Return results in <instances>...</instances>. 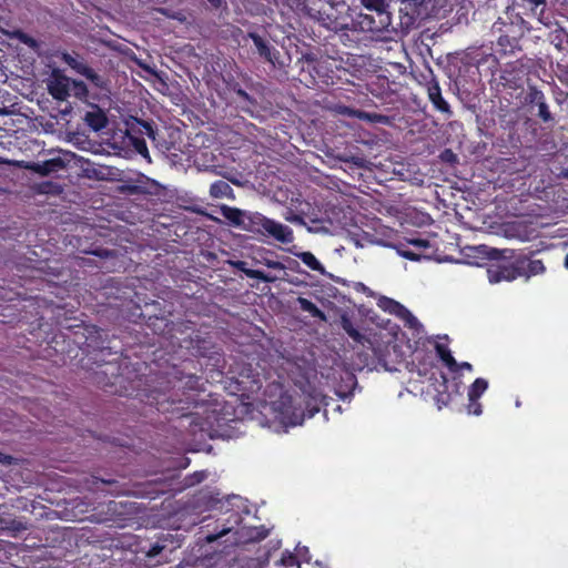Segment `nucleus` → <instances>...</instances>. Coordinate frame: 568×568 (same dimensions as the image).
Here are the masks:
<instances>
[{
    "label": "nucleus",
    "mask_w": 568,
    "mask_h": 568,
    "mask_svg": "<svg viewBox=\"0 0 568 568\" xmlns=\"http://www.w3.org/2000/svg\"><path fill=\"white\" fill-rule=\"evenodd\" d=\"M214 7H220L222 3V0H207Z\"/></svg>",
    "instance_id": "obj_56"
},
{
    "label": "nucleus",
    "mask_w": 568,
    "mask_h": 568,
    "mask_svg": "<svg viewBox=\"0 0 568 568\" xmlns=\"http://www.w3.org/2000/svg\"><path fill=\"white\" fill-rule=\"evenodd\" d=\"M70 85V78L61 73L59 70H53L48 82V92L54 100L65 101L71 95Z\"/></svg>",
    "instance_id": "obj_7"
},
{
    "label": "nucleus",
    "mask_w": 568,
    "mask_h": 568,
    "mask_svg": "<svg viewBox=\"0 0 568 568\" xmlns=\"http://www.w3.org/2000/svg\"><path fill=\"white\" fill-rule=\"evenodd\" d=\"M445 397H446V398H438V402H439V400H442V402H443V404H447V402H448V399H449V395H448V394H446V395H445Z\"/></svg>",
    "instance_id": "obj_60"
},
{
    "label": "nucleus",
    "mask_w": 568,
    "mask_h": 568,
    "mask_svg": "<svg viewBox=\"0 0 568 568\" xmlns=\"http://www.w3.org/2000/svg\"><path fill=\"white\" fill-rule=\"evenodd\" d=\"M399 254H400L403 257H405V258H407V260H409V261H418V260H419V255H418V254H416V253H415V252H413V251L402 250V251L399 252Z\"/></svg>",
    "instance_id": "obj_49"
},
{
    "label": "nucleus",
    "mask_w": 568,
    "mask_h": 568,
    "mask_svg": "<svg viewBox=\"0 0 568 568\" xmlns=\"http://www.w3.org/2000/svg\"><path fill=\"white\" fill-rule=\"evenodd\" d=\"M155 126L153 122L141 120L136 116H130L125 121V132L123 138H144L152 141L155 139Z\"/></svg>",
    "instance_id": "obj_8"
},
{
    "label": "nucleus",
    "mask_w": 568,
    "mask_h": 568,
    "mask_svg": "<svg viewBox=\"0 0 568 568\" xmlns=\"http://www.w3.org/2000/svg\"><path fill=\"white\" fill-rule=\"evenodd\" d=\"M562 175H564L565 178H568V168L562 172Z\"/></svg>",
    "instance_id": "obj_63"
},
{
    "label": "nucleus",
    "mask_w": 568,
    "mask_h": 568,
    "mask_svg": "<svg viewBox=\"0 0 568 568\" xmlns=\"http://www.w3.org/2000/svg\"><path fill=\"white\" fill-rule=\"evenodd\" d=\"M230 264L234 268L243 272L247 277L253 278V280H258L264 283H273L277 280L276 276L270 275L263 271L247 268L246 267L247 264L244 261H231Z\"/></svg>",
    "instance_id": "obj_19"
},
{
    "label": "nucleus",
    "mask_w": 568,
    "mask_h": 568,
    "mask_svg": "<svg viewBox=\"0 0 568 568\" xmlns=\"http://www.w3.org/2000/svg\"><path fill=\"white\" fill-rule=\"evenodd\" d=\"M436 353L438 357L445 363V365L449 368L450 372L457 373L458 372V363L452 355L449 348L440 343H437L435 345Z\"/></svg>",
    "instance_id": "obj_26"
},
{
    "label": "nucleus",
    "mask_w": 568,
    "mask_h": 568,
    "mask_svg": "<svg viewBox=\"0 0 568 568\" xmlns=\"http://www.w3.org/2000/svg\"><path fill=\"white\" fill-rule=\"evenodd\" d=\"M173 539V536L171 534L162 535L159 537V541L151 545L150 549L146 551V557L154 558L162 552V550L165 548V545L161 544L160 541H168Z\"/></svg>",
    "instance_id": "obj_36"
},
{
    "label": "nucleus",
    "mask_w": 568,
    "mask_h": 568,
    "mask_svg": "<svg viewBox=\"0 0 568 568\" xmlns=\"http://www.w3.org/2000/svg\"><path fill=\"white\" fill-rule=\"evenodd\" d=\"M90 106L91 110L88 111L83 118L85 124L94 132L105 129L109 122L106 112L98 104H90Z\"/></svg>",
    "instance_id": "obj_13"
},
{
    "label": "nucleus",
    "mask_w": 568,
    "mask_h": 568,
    "mask_svg": "<svg viewBox=\"0 0 568 568\" xmlns=\"http://www.w3.org/2000/svg\"><path fill=\"white\" fill-rule=\"evenodd\" d=\"M65 168V163L61 158H53L43 162L33 163L31 170L42 176L57 173Z\"/></svg>",
    "instance_id": "obj_18"
},
{
    "label": "nucleus",
    "mask_w": 568,
    "mask_h": 568,
    "mask_svg": "<svg viewBox=\"0 0 568 568\" xmlns=\"http://www.w3.org/2000/svg\"><path fill=\"white\" fill-rule=\"evenodd\" d=\"M295 256L297 258H300L312 271H316L322 275H324L326 273L323 264L316 258V256L312 252H310V251L298 252V253H295Z\"/></svg>",
    "instance_id": "obj_27"
},
{
    "label": "nucleus",
    "mask_w": 568,
    "mask_h": 568,
    "mask_svg": "<svg viewBox=\"0 0 568 568\" xmlns=\"http://www.w3.org/2000/svg\"><path fill=\"white\" fill-rule=\"evenodd\" d=\"M244 210L229 206V205H222L221 206V214L222 216L229 221V223L235 227L242 229L244 224V216H245Z\"/></svg>",
    "instance_id": "obj_22"
},
{
    "label": "nucleus",
    "mask_w": 568,
    "mask_h": 568,
    "mask_svg": "<svg viewBox=\"0 0 568 568\" xmlns=\"http://www.w3.org/2000/svg\"><path fill=\"white\" fill-rule=\"evenodd\" d=\"M168 491V488H166V484L164 481H155L153 484V488L151 490L148 491V494H153V495H163Z\"/></svg>",
    "instance_id": "obj_43"
},
{
    "label": "nucleus",
    "mask_w": 568,
    "mask_h": 568,
    "mask_svg": "<svg viewBox=\"0 0 568 568\" xmlns=\"http://www.w3.org/2000/svg\"><path fill=\"white\" fill-rule=\"evenodd\" d=\"M17 38L24 44L29 45L30 48H34L37 47V41L36 39H33L32 37H30L29 34L22 32V31H18L17 33Z\"/></svg>",
    "instance_id": "obj_42"
},
{
    "label": "nucleus",
    "mask_w": 568,
    "mask_h": 568,
    "mask_svg": "<svg viewBox=\"0 0 568 568\" xmlns=\"http://www.w3.org/2000/svg\"><path fill=\"white\" fill-rule=\"evenodd\" d=\"M265 222L263 236L272 237L282 244H290L294 241V233L290 226L270 217Z\"/></svg>",
    "instance_id": "obj_9"
},
{
    "label": "nucleus",
    "mask_w": 568,
    "mask_h": 568,
    "mask_svg": "<svg viewBox=\"0 0 568 568\" xmlns=\"http://www.w3.org/2000/svg\"><path fill=\"white\" fill-rule=\"evenodd\" d=\"M235 93L241 100L253 103L252 97L244 89L239 88L235 90Z\"/></svg>",
    "instance_id": "obj_48"
},
{
    "label": "nucleus",
    "mask_w": 568,
    "mask_h": 568,
    "mask_svg": "<svg viewBox=\"0 0 568 568\" xmlns=\"http://www.w3.org/2000/svg\"><path fill=\"white\" fill-rule=\"evenodd\" d=\"M219 501H220V499L217 497H214V496L211 495L209 500L206 501V505L207 506H214Z\"/></svg>",
    "instance_id": "obj_55"
},
{
    "label": "nucleus",
    "mask_w": 568,
    "mask_h": 568,
    "mask_svg": "<svg viewBox=\"0 0 568 568\" xmlns=\"http://www.w3.org/2000/svg\"><path fill=\"white\" fill-rule=\"evenodd\" d=\"M467 412L470 415L479 416L483 413V406L479 399L468 398Z\"/></svg>",
    "instance_id": "obj_41"
},
{
    "label": "nucleus",
    "mask_w": 568,
    "mask_h": 568,
    "mask_svg": "<svg viewBox=\"0 0 568 568\" xmlns=\"http://www.w3.org/2000/svg\"><path fill=\"white\" fill-rule=\"evenodd\" d=\"M94 479H95V481L100 480L102 484L114 486V489H112L110 491V493H112L114 495H125V494H128V489H125L124 487H119L118 486V481L114 480V479H104V478H98V477H94Z\"/></svg>",
    "instance_id": "obj_40"
},
{
    "label": "nucleus",
    "mask_w": 568,
    "mask_h": 568,
    "mask_svg": "<svg viewBox=\"0 0 568 568\" xmlns=\"http://www.w3.org/2000/svg\"><path fill=\"white\" fill-rule=\"evenodd\" d=\"M206 477H207V473L205 470L194 471L193 474L187 475L185 477L184 484L186 487H191V486L202 483L203 480L206 479Z\"/></svg>",
    "instance_id": "obj_38"
},
{
    "label": "nucleus",
    "mask_w": 568,
    "mask_h": 568,
    "mask_svg": "<svg viewBox=\"0 0 568 568\" xmlns=\"http://www.w3.org/2000/svg\"><path fill=\"white\" fill-rule=\"evenodd\" d=\"M442 378H443L442 386H443L444 388H446V387H447V377L445 376V374H442Z\"/></svg>",
    "instance_id": "obj_57"
},
{
    "label": "nucleus",
    "mask_w": 568,
    "mask_h": 568,
    "mask_svg": "<svg viewBox=\"0 0 568 568\" xmlns=\"http://www.w3.org/2000/svg\"><path fill=\"white\" fill-rule=\"evenodd\" d=\"M206 351H207V347H205V346H200V345H199V346L196 347V353H197V355H200V356H205V355H206Z\"/></svg>",
    "instance_id": "obj_53"
},
{
    "label": "nucleus",
    "mask_w": 568,
    "mask_h": 568,
    "mask_svg": "<svg viewBox=\"0 0 568 568\" xmlns=\"http://www.w3.org/2000/svg\"><path fill=\"white\" fill-rule=\"evenodd\" d=\"M413 12H418V9L426 2V0H402Z\"/></svg>",
    "instance_id": "obj_45"
},
{
    "label": "nucleus",
    "mask_w": 568,
    "mask_h": 568,
    "mask_svg": "<svg viewBox=\"0 0 568 568\" xmlns=\"http://www.w3.org/2000/svg\"><path fill=\"white\" fill-rule=\"evenodd\" d=\"M285 221L293 223L295 225L305 226L310 232H314L317 230V227L308 226L305 216L301 213H296L293 210H288L284 214Z\"/></svg>",
    "instance_id": "obj_34"
},
{
    "label": "nucleus",
    "mask_w": 568,
    "mask_h": 568,
    "mask_svg": "<svg viewBox=\"0 0 568 568\" xmlns=\"http://www.w3.org/2000/svg\"><path fill=\"white\" fill-rule=\"evenodd\" d=\"M153 144L162 153L169 156L176 158L179 152H182V133L179 129H165L164 132H159L155 129V139H152Z\"/></svg>",
    "instance_id": "obj_5"
},
{
    "label": "nucleus",
    "mask_w": 568,
    "mask_h": 568,
    "mask_svg": "<svg viewBox=\"0 0 568 568\" xmlns=\"http://www.w3.org/2000/svg\"><path fill=\"white\" fill-rule=\"evenodd\" d=\"M11 459H12L11 456L0 453V463L9 464Z\"/></svg>",
    "instance_id": "obj_54"
},
{
    "label": "nucleus",
    "mask_w": 568,
    "mask_h": 568,
    "mask_svg": "<svg viewBox=\"0 0 568 568\" xmlns=\"http://www.w3.org/2000/svg\"><path fill=\"white\" fill-rule=\"evenodd\" d=\"M487 274L490 283H499L501 281L510 282L519 276L516 262L511 265H497L495 267H489L487 270Z\"/></svg>",
    "instance_id": "obj_12"
},
{
    "label": "nucleus",
    "mask_w": 568,
    "mask_h": 568,
    "mask_svg": "<svg viewBox=\"0 0 568 568\" xmlns=\"http://www.w3.org/2000/svg\"><path fill=\"white\" fill-rule=\"evenodd\" d=\"M310 221L313 224H320L321 223V220H318V219H311Z\"/></svg>",
    "instance_id": "obj_61"
},
{
    "label": "nucleus",
    "mask_w": 568,
    "mask_h": 568,
    "mask_svg": "<svg viewBox=\"0 0 568 568\" xmlns=\"http://www.w3.org/2000/svg\"><path fill=\"white\" fill-rule=\"evenodd\" d=\"M104 347L101 348V362L97 366V371L93 373V381L94 383L103 388L105 392L110 393H118V386L122 387L124 377L121 373V364L119 363V357L115 356L114 358L110 361L104 359ZM118 353H113V355H116Z\"/></svg>",
    "instance_id": "obj_3"
},
{
    "label": "nucleus",
    "mask_w": 568,
    "mask_h": 568,
    "mask_svg": "<svg viewBox=\"0 0 568 568\" xmlns=\"http://www.w3.org/2000/svg\"><path fill=\"white\" fill-rule=\"evenodd\" d=\"M71 94L80 101H87L89 90L87 84L81 80H71Z\"/></svg>",
    "instance_id": "obj_33"
},
{
    "label": "nucleus",
    "mask_w": 568,
    "mask_h": 568,
    "mask_svg": "<svg viewBox=\"0 0 568 568\" xmlns=\"http://www.w3.org/2000/svg\"><path fill=\"white\" fill-rule=\"evenodd\" d=\"M276 564L280 566H283L285 568H293V567L300 568V562H298L297 557L293 552H290L287 550L282 554L280 560Z\"/></svg>",
    "instance_id": "obj_37"
},
{
    "label": "nucleus",
    "mask_w": 568,
    "mask_h": 568,
    "mask_svg": "<svg viewBox=\"0 0 568 568\" xmlns=\"http://www.w3.org/2000/svg\"><path fill=\"white\" fill-rule=\"evenodd\" d=\"M342 328L346 332V334L355 342L361 343L364 338L363 334L354 326L351 318L347 316H342L341 320Z\"/></svg>",
    "instance_id": "obj_32"
},
{
    "label": "nucleus",
    "mask_w": 568,
    "mask_h": 568,
    "mask_svg": "<svg viewBox=\"0 0 568 568\" xmlns=\"http://www.w3.org/2000/svg\"><path fill=\"white\" fill-rule=\"evenodd\" d=\"M362 3L366 9L375 10L379 16H383L385 0H362Z\"/></svg>",
    "instance_id": "obj_39"
},
{
    "label": "nucleus",
    "mask_w": 568,
    "mask_h": 568,
    "mask_svg": "<svg viewBox=\"0 0 568 568\" xmlns=\"http://www.w3.org/2000/svg\"><path fill=\"white\" fill-rule=\"evenodd\" d=\"M264 265L272 270H278V271L285 270V265L282 262L275 261V260H265Z\"/></svg>",
    "instance_id": "obj_47"
},
{
    "label": "nucleus",
    "mask_w": 568,
    "mask_h": 568,
    "mask_svg": "<svg viewBox=\"0 0 568 568\" xmlns=\"http://www.w3.org/2000/svg\"><path fill=\"white\" fill-rule=\"evenodd\" d=\"M526 101L532 110L537 109L535 115L538 116L545 124L554 123L555 118L549 110L546 95L541 90L537 89L536 87H530L526 95Z\"/></svg>",
    "instance_id": "obj_6"
},
{
    "label": "nucleus",
    "mask_w": 568,
    "mask_h": 568,
    "mask_svg": "<svg viewBox=\"0 0 568 568\" xmlns=\"http://www.w3.org/2000/svg\"><path fill=\"white\" fill-rule=\"evenodd\" d=\"M379 305L388 313L406 320L410 326L417 322L416 317L404 305L395 300L385 297L383 301H381Z\"/></svg>",
    "instance_id": "obj_17"
},
{
    "label": "nucleus",
    "mask_w": 568,
    "mask_h": 568,
    "mask_svg": "<svg viewBox=\"0 0 568 568\" xmlns=\"http://www.w3.org/2000/svg\"><path fill=\"white\" fill-rule=\"evenodd\" d=\"M308 68L312 69L314 74H312L315 82L328 83V80L332 79L329 72L333 70L328 67V59H307Z\"/></svg>",
    "instance_id": "obj_16"
},
{
    "label": "nucleus",
    "mask_w": 568,
    "mask_h": 568,
    "mask_svg": "<svg viewBox=\"0 0 568 568\" xmlns=\"http://www.w3.org/2000/svg\"><path fill=\"white\" fill-rule=\"evenodd\" d=\"M565 267L568 270V254L565 257Z\"/></svg>",
    "instance_id": "obj_62"
},
{
    "label": "nucleus",
    "mask_w": 568,
    "mask_h": 568,
    "mask_svg": "<svg viewBox=\"0 0 568 568\" xmlns=\"http://www.w3.org/2000/svg\"><path fill=\"white\" fill-rule=\"evenodd\" d=\"M343 114L356 116L359 120H365L372 123H381L388 124L389 118L384 114L375 113V112H366L362 110H353L348 106H344L342 110Z\"/></svg>",
    "instance_id": "obj_20"
},
{
    "label": "nucleus",
    "mask_w": 568,
    "mask_h": 568,
    "mask_svg": "<svg viewBox=\"0 0 568 568\" xmlns=\"http://www.w3.org/2000/svg\"><path fill=\"white\" fill-rule=\"evenodd\" d=\"M296 304H298L301 311L308 313L312 317L318 318L323 322L327 321L326 314L310 300L298 296L296 298Z\"/></svg>",
    "instance_id": "obj_23"
},
{
    "label": "nucleus",
    "mask_w": 568,
    "mask_h": 568,
    "mask_svg": "<svg viewBox=\"0 0 568 568\" xmlns=\"http://www.w3.org/2000/svg\"><path fill=\"white\" fill-rule=\"evenodd\" d=\"M440 159L444 161V162H447V163H450V164H454L457 162V155L449 149H446L442 152L440 154Z\"/></svg>",
    "instance_id": "obj_44"
},
{
    "label": "nucleus",
    "mask_w": 568,
    "mask_h": 568,
    "mask_svg": "<svg viewBox=\"0 0 568 568\" xmlns=\"http://www.w3.org/2000/svg\"><path fill=\"white\" fill-rule=\"evenodd\" d=\"M494 28L501 32L497 44L504 52L513 51L517 47L518 40L525 34L526 31L530 30L528 23L519 14H516L515 20H511L509 26L501 18H499L494 23Z\"/></svg>",
    "instance_id": "obj_4"
},
{
    "label": "nucleus",
    "mask_w": 568,
    "mask_h": 568,
    "mask_svg": "<svg viewBox=\"0 0 568 568\" xmlns=\"http://www.w3.org/2000/svg\"><path fill=\"white\" fill-rule=\"evenodd\" d=\"M521 7L532 17H541L546 7L545 0H521Z\"/></svg>",
    "instance_id": "obj_31"
},
{
    "label": "nucleus",
    "mask_w": 568,
    "mask_h": 568,
    "mask_svg": "<svg viewBox=\"0 0 568 568\" xmlns=\"http://www.w3.org/2000/svg\"><path fill=\"white\" fill-rule=\"evenodd\" d=\"M519 276H535L542 274L546 267L541 260H532L528 256H518L515 260Z\"/></svg>",
    "instance_id": "obj_11"
},
{
    "label": "nucleus",
    "mask_w": 568,
    "mask_h": 568,
    "mask_svg": "<svg viewBox=\"0 0 568 568\" xmlns=\"http://www.w3.org/2000/svg\"><path fill=\"white\" fill-rule=\"evenodd\" d=\"M84 78L87 80H89L91 82L92 85H94L95 88L100 89V90H108V87H109V80L97 73L93 69H91L85 75Z\"/></svg>",
    "instance_id": "obj_35"
},
{
    "label": "nucleus",
    "mask_w": 568,
    "mask_h": 568,
    "mask_svg": "<svg viewBox=\"0 0 568 568\" xmlns=\"http://www.w3.org/2000/svg\"><path fill=\"white\" fill-rule=\"evenodd\" d=\"M232 192L230 184L222 180L213 182L210 186V195L214 199L229 197Z\"/></svg>",
    "instance_id": "obj_28"
},
{
    "label": "nucleus",
    "mask_w": 568,
    "mask_h": 568,
    "mask_svg": "<svg viewBox=\"0 0 568 568\" xmlns=\"http://www.w3.org/2000/svg\"><path fill=\"white\" fill-rule=\"evenodd\" d=\"M501 79L508 81V78H506L505 75H501Z\"/></svg>",
    "instance_id": "obj_64"
},
{
    "label": "nucleus",
    "mask_w": 568,
    "mask_h": 568,
    "mask_svg": "<svg viewBox=\"0 0 568 568\" xmlns=\"http://www.w3.org/2000/svg\"><path fill=\"white\" fill-rule=\"evenodd\" d=\"M408 243L418 247V248H427L430 246L429 244V241L426 240V239H420V237H414V239H409L408 240Z\"/></svg>",
    "instance_id": "obj_46"
},
{
    "label": "nucleus",
    "mask_w": 568,
    "mask_h": 568,
    "mask_svg": "<svg viewBox=\"0 0 568 568\" xmlns=\"http://www.w3.org/2000/svg\"><path fill=\"white\" fill-rule=\"evenodd\" d=\"M320 412V406L317 403H313V400H307L305 404V409L301 413L300 416H295L294 420H292L293 425H301L305 418H312Z\"/></svg>",
    "instance_id": "obj_30"
},
{
    "label": "nucleus",
    "mask_w": 568,
    "mask_h": 568,
    "mask_svg": "<svg viewBox=\"0 0 568 568\" xmlns=\"http://www.w3.org/2000/svg\"><path fill=\"white\" fill-rule=\"evenodd\" d=\"M362 30L366 32L377 33L382 31L383 26L377 24L374 17L371 14H361L358 17V20L355 21V29L354 30Z\"/></svg>",
    "instance_id": "obj_24"
},
{
    "label": "nucleus",
    "mask_w": 568,
    "mask_h": 568,
    "mask_svg": "<svg viewBox=\"0 0 568 568\" xmlns=\"http://www.w3.org/2000/svg\"><path fill=\"white\" fill-rule=\"evenodd\" d=\"M425 89L428 100L433 103L434 109L450 116L453 114L450 106L448 102L443 98L439 83L434 77L426 81Z\"/></svg>",
    "instance_id": "obj_10"
},
{
    "label": "nucleus",
    "mask_w": 568,
    "mask_h": 568,
    "mask_svg": "<svg viewBox=\"0 0 568 568\" xmlns=\"http://www.w3.org/2000/svg\"><path fill=\"white\" fill-rule=\"evenodd\" d=\"M487 388L488 382L485 378L478 377L469 386L467 396L470 399H479Z\"/></svg>",
    "instance_id": "obj_29"
},
{
    "label": "nucleus",
    "mask_w": 568,
    "mask_h": 568,
    "mask_svg": "<svg viewBox=\"0 0 568 568\" xmlns=\"http://www.w3.org/2000/svg\"><path fill=\"white\" fill-rule=\"evenodd\" d=\"M62 61L82 77H84L92 69L79 54L63 53Z\"/></svg>",
    "instance_id": "obj_21"
},
{
    "label": "nucleus",
    "mask_w": 568,
    "mask_h": 568,
    "mask_svg": "<svg viewBox=\"0 0 568 568\" xmlns=\"http://www.w3.org/2000/svg\"><path fill=\"white\" fill-rule=\"evenodd\" d=\"M216 538H217V536H215V535H210L206 537L207 541H210V542L216 540Z\"/></svg>",
    "instance_id": "obj_58"
},
{
    "label": "nucleus",
    "mask_w": 568,
    "mask_h": 568,
    "mask_svg": "<svg viewBox=\"0 0 568 568\" xmlns=\"http://www.w3.org/2000/svg\"><path fill=\"white\" fill-rule=\"evenodd\" d=\"M93 253H94L95 255H98V256H103V253H105V254H106L108 252H106V251L99 250V251H94Z\"/></svg>",
    "instance_id": "obj_59"
},
{
    "label": "nucleus",
    "mask_w": 568,
    "mask_h": 568,
    "mask_svg": "<svg viewBox=\"0 0 568 568\" xmlns=\"http://www.w3.org/2000/svg\"><path fill=\"white\" fill-rule=\"evenodd\" d=\"M248 37L252 39L260 57L263 58L265 61L275 64V61L277 60L280 52L275 50L273 47H271L270 43L258 33L250 32Z\"/></svg>",
    "instance_id": "obj_14"
},
{
    "label": "nucleus",
    "mask_w": 568,
    "mask_h": 568,
    "mask_svg": "<svg viewBox=\"0 0 568 568\" xmlns=\"http://www.w3.org/2000/svg\"><path fill=\"white\" fill-rule=\"evenodd\" d=\"M462 369L473 371V365L468 362L458 363V372Z\"/></svg>",
    "instance_id": "obj_52"
},
{
    "label": "nucleus",
    "mask_w": 568,
    "mask_h": 568,
    "mask_svg": "<svg viewBox=\"0 0 568 568\" xmlns=\"http://www.w3.org/2000/svg\"><path fill=\"white\" fill-rule=\"evenodd\" d=\"M158 385L159 387L140 389V383L132 384L131 392L124 387V394L134 396L145 405L154 407L161 414L170 415V419L191 416V424L199 426L201 430L213 426L210 419L211 414L215 415L216 409L205 406L203 408L205 417L201 422L199 420L200 413L191 410V408L200 406L197 396L205 392V383L201 376L173 366L170 372L165 373V376L158 378Z\"/></svg>",
    "instance_id": "obj_1"
},
{
    "label": "nucleus",
    "mask_w": 568,
    "mask_h": 568,
    "mask_svg": "<svg viewBox=\"0 0 568 568\" xmlns=\"http://www.w3.org/2000/svg\"><path fill=\"white\" fill-rule=\"evenodd\" d=\"M559 81L568 87V67L560 70V73L558 74Z\"/></svg>",
    "instance_id": "obj_50"
},
{
    "label": "nucleus",
    "mask_w": 568,
    "mask_h": 568,
    "mask_svg": "<svg viewBox=\"0 0 568 568\" xmlns=\"http://www.w3.org/2000/svg\"><path fill=\"white\" fill-rule=\"evenodd\" d=\"M123 142L133 148V150L140 154L148 163H151V155L144 138H123Z\"/></svg>",
    "instance_id": "obj_25"
},
{
    "label": "nucleus",
    "mask_w": 568,
    "mask_h": 568,
    "mask_svg": "<svg viewBox=\"0 0 568 568\" xmlns=\"http://www.w3.org/2000/svg\"><path fill=\"white\" fill-rule=\"evenodd\" d=\"M303 11L308 18L329 31L339 32L355 29V20L345 2L326 3L321 9H315L305 3Z\"/></svg>",
    "instance_id": "obj_2"
},
{
    "label": "nucleus",
    "mask_w": 568,
    "mask_h": 568,
    "mask_svg": "<svg viewBox=\"0 0 568 568\" xmlns=\"http://www.w3.org/2000/svg\"><path fill=\"white\" fill-rule=\"evenodd\" d=\"M265 221H267V217L262 213L246 211L244 216V224L241 230L263 236L264 227L266 224Z\"/></svg>",
    "instance_id": "obj_15"
},
{
    "label": "nucleus",
    "mask_w": 568,
    "mask_h": 568,
    "mask_svg": "<svg viewBox=\"0 0 568 568\" xmlns=\"http://www.w3.org/2000/svg\"><path fill=\"white\" fill-rule=\"evenodd\" d=\"M505 252H506V251H499V250H497V248H493V250L490 251L489 256H490L491 258L499 260V258L501 257V255H503Z\"/></svg>",
    "instance_id": "obj_51"
}]
</instances>
